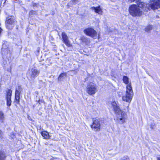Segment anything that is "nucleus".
<instances>
[{"mask_svg": "<svg viewBox=\"0 0 160 160\" xmlns=\"http://www.w3.org/2000/svg\"><path fill=\"white\" fill-rule=\"evenodd\" d=\"M129 78L127 76H123L122 80L124 83L127 84L126 94L122 97L123 100L130 103L133 95L131 82L129 80Z\"/></svg>", "mask_w": 160, "mask_h": 160, "instance_id": "1", "label": "nucleus"}, {"mask_svg": "<svg viewBox=\"0 0 160 160\" xmlns=\"http://www.w3.org/2000/svg\"><path fill=\"white\" fill-rule=\"evenodd\" d=\"M112 105L115 113L118 114H120L121 116H120L118 118L117 121L120 124L123 123L125 122L126 118V113L124 112L121 111L118 105L116 102H112Z\"/></svg>", "mask_w": 160, "mask_h": 160, "instance_id": "2", "label": "nucleus"}, {"mask_svg": "<svg viewBox=\"0 0 160 160\" xmlns=\"http://www.w3.org/2000/svg\"><path fill=\"white\" fill-rule=\"evenodd\" d=\"M130 14L133 17H140L142 14V11L136 4L130 5L128 9Z\"/></svg>", "mask_w": 160, "mask_h": 160, "instance_id": "3", "label": "nucleus"}, {"mask_svg": "<svg viewBox=\"0 0 160 160\" xmlns=\"http://www.w3.org/2000/svg\"><path fill=\"white\" fill-rule=\"evenodd\" d=\"M97 85L92 82H90L87 83L86 86V92L89 95H94L97 92Z\"/></svg>", "mask_w": 160, "mask_h": 160, "instance_id": "4", "label": "nucleus"}, {"mask_svg": "<svg viewBox=\"0 0 160 160\" xmlns=\"http://www.w3.org/2000/svg\"><path fill=\"white\" fill-rule=\"evenodd\" d=\"M5 23L7 28L11 30L17 23V22L15 17L13 16H11L7 18Z\"/></svg>", "mask_w": 160, "mask_h": 160, "instance_id": "5", "label": "nucleus"}, {"mask_svg": "<svg viewBox=\"0 0 160 160\" xmlns=\"http://www.w3.org/2000/svg\"><path fill=\"white\" fill-rule=\"evenodd\" d=\"M40 71L36 68H32L30 70L27 74V77L30 80H33L39 75Z\"/></svg>", "mask_w": 160, "mask_h": 160, "instance_id": "6", "label": "nucleus"}, {"mask_svg": "<svg viewBox=\"0 0 160 160\" xmlns=\"http://www.w3.org/2000/svg\"><path fill=\"white\" fill-rule=\"evenodd\" d=\"M83 32L86 35L93 38H95L97 36L96 31L92 28H88L85 29Z\"/></svg>", "mask_w": 160, "mask_h": 160, "instance_id": "7", "label": "nucleus"}, {"mask_svg": "<svg viewBox=\"0 0 160 160\" xmlns=\"http://www.w3.org/2000/svg\"><path fill=\"white\" fill-rule=\"evenodd\" d=\"M100 119L98 118L93 119V123L91 126V127L92 129H94L96 131H99L100 130Z\"/></svg>", "mask_w": 160, "mask_h": 160, "instance_id": "8", "label": "nucleus"}, {"mask_svg": "<svg viewBox=\"0 0 160 160\" xmlns=\"http://www.w3.org/2000/svg\"><path fill=\"white\" fill-rule=\"evenodd\" d=\"M23 89L20 86L16 88L15 92V100L16 103H18L20 102V94L22 92Z\"/></svg>", "mask_w": 160, "mask_h": 160, "instance_id": "9", "label": "nucleus"}, {"mask_svg": "<svg viewBox=\"0 0 160 160\" xmlns=\"http://www.w3.org/2000/svg\"><path fill=\"white\" fill-rule=\"evenodd\" d=\"M149 5L152 9H158L160 8V0H151Z\"/></svg>", "mask_w": 160, "mask_h": 160, "instance_id": "10", "label": "nucleus"}, {"mask_svg": "<svg viewBox=\"0 0 160 160\" xmlns=\"http://www.w3.org/2000/svg\"><path fill=\"white\" fill-rule=\"evenodd\" d=\"M62 37L63 42L68 47H70L72 46L71 44L70 43L68 38L65 32H62Z\"/></svg>", "mask_w": 160, "mask_h": 160, "instance_id": "11", "label": "nucleus"}, {"mask_svg": "<svg viewBox=\"0 0 160 160\" xmlns=\"http://www.w3.org/2000/svg\"><path fill=\"white\" fill-rule=\"evenodd\" d=\"M12 92V90L11 89H9L7 92L6 99L7 100V104L8 106H10L11 104V97Z\"/></svg>", "mask_w": 160, "mask_h": 160, "instance_id": "12", "label": "nucleus"}, {"mask_svg": "<svg viewBox=\"0 0 160 160\" xmlns=\"http://www.w3.org/2000/svg\"><path fill=\"white\" fill-rule=\"evenodd\" d=\"M41 134L44 139H48L50 138V136L47 132L43 131L41 132Z\"/></svg>", "mask_w": 160, "mask_h": 160, "instance_id": "13", "label": "nucleus"}, {"mask_svg": "<svg viewBox=\"0 0 160 160\" xmlns=\"http://www.w3.org/2000/svg\"><path fill=\"white\" fill-rule=\"evenodd\" d=\"M91 8L94 10L96 12L98 13L99 14H102V11L100 6L96 7H92Z\"/></svg>", "mask_w": 160, "mask_h": 160, "instance_id": "14", "label": "nucleus"}, {"mask_svg": "<svg viewBox=\"0 0 160 160\" xmlns=\"http://www.w3.org/2000/svg\"><path fill=\"white\" fill-rule=\"evenodd\" d=\"M7 157V155L4 151H0V160H5Z\"/></svg>", "mask_w": 160, "mask_h": 160, "instance_id": "15", "label": "nucleus"}, {"mask_svg": "<svg viewBox=\"0 0 160 160\" xmlns=\"http://www.w3.org/2000/svg\"><path fill=\"white\" fill-rule=\"evenodd\" d=\"M137 5L139 8H140L142 10L145 7V3L143 2H141L139 0V2L137 3Z\"/></svg>", "mask_w": 160, "mask_h": 160, "instance_id": "16", "label": "nucleus"}, {"mask_svg": "<svg viewBox=\"0 0 160 160\" xmlns=\"http://www.w3.org/2000/svg\"><path fill=\"white\" fill-rule=\"evenodd\" d=\"M5 120V117L3 112L1 111H0V122H3Z\"/></svg>", "mask_w": 160, "mask_h": 160, "instance_id": "17", "label": "nucleus"}, {"mask_svg": "<svg viewBox=\"0 0 160 160\" xmlns=\"http://www.w3.org/2000/svg\"><path fill=\"white\" fill-rule=\"evenodd\" d=\"M66 76V74L65 73H61L59 76L58 78V81H62L63 80V79Z\"/></svg>", "mask_w": 160, "mask_h": 160, "instance_id": "18", "label": "nucleus"}, {"mask_svg": "<svg viewBox=\"0 0 160 160\" xmlns=\"http://www.w3.org/2000/svg\"><path fill=\"white\" fill-rule=\"evenodd\" d=\"M153 26L151 25H149L145 28V31L148 32H149L152 29Z\"/></svg>", "mask_w": 160, "mask_h": 160, "instance_id": "19", "label": "nucleus"}, {"mask_svg": "<svg viewBox=\"0 0 160 160\" xmlns=\"http://www.w3.org/2000/svg\"><path fill=\"white\" fill-rule=\"evenodd\" d=\"M81 40L83 42H86L88 41V38L86 37L83 36L81 38Z\"/></svg>", "mask_w": 160, "mask_h": 160, "instance_id": "20", "label": "nucleus"}, {"mask_svg": "<svg viewBox=\"0 0 160 160\" xmlns=\"http://www.w3.org/2000/svg\"><path fill=\"white\" fill-rule=\"evenodd\" d=\"M120 160H129V158L127 156H125L121 158Z\"/></svg>", "mask_w": 160, "mask_h": 160, "instance_id": "21", "label": "nucleus"}, {"mask_svg": "<svg viewBox=\"0 0 160 160\" xmlns=\"http://www.w3.org/2000/svg\"><path fill=\"white\" fill-rule=\"evenodd\" d=\"M134 1L136 2L137 3L139 2V0H128V2L129 3L132 2Z\"/></svg>", "mask_w": 160, "mask_h": 160, "instance_id": "22", "label": "nucleus"}, {"mask_svg": "<svg viewBox=\"0 0 160 160\" xmlns=\"http://www.w3.org/2000/svg\"><path fill=\"white\" fill-rule=\"evenodd\" d=\"M32 6L33 7H37L38 6V3H33L32 4Z\"/></svg>", "mask_w": 160, "mask_h": 160, "instance_id": "23", "label": "nucleus"}, {"mask_svg": "<svg viewBox=\"0 0 160 160\" xmlns=\"http://www.w3.org/2000/svg\"><path fill=\"white\" fill-rule=\"evenodd\" d=\"M2 132L0 130V138L2 137Z\"/></svg>", "mask_w": 160, "mask_h": 160, "instance_id": "24", "label": "nucleus"}, {"mask_svg": "<svg viewBox=\"0 0 160 160\" xmlns=\"http://www.w3.org/2000/svg\"><path fill=\"white\" fill-rule=\"evenodd\" d=\"M153 126H154L152 125H151L150 126V128L152 129H154Z\"/></svg>", "mask_w": 160, "mask_h": 160, "instance_id": "25", "label": "nucleus"}, {"mask_svg": "<svg viewBox=\"0 0 160 160\" xmlns=\"http://www.w3.org/2000/svg\"><path fill=\"white\" fill-rule=\"evenodd\" d=\"M157 160H160V157L157 158Z\"/></svg>", "mask_w": 160, "mask_h": 160, "instance_id": "26", "label": "nucleus"}, {"mask_svg": "<svg viewBox=\"0 0 160 160\" xmlns=\"http://www.w3.org/2000/svg\"><path fill=\"white\" fill-rule=\"evenodd\" d=\"M129 104H128V106H127V108H128V107H129Z\"/></svg>", "mask_w": 160, "mask_h": 160, "instance_id": "27", "label": "nucleus"}, {"mask_svg": "<svg viewBox=\"0 0 160 160\" xmlns=\"http://www.w3.org/2000/svg\"><path fill=\"white\" fill-rule=\"evenodd\" d=\"M147 10H149V8H147Z\"/></svg>", "mask_w": 160, "mask_h": 160, "instance_id": "28", "label": "nucleus"}, {"mask_svg": "<svg viewBox=\"0 0 160 160\" xmlns=\"http://www.w3.org/2000/svg\"><path fill=\"white\" fill-rule=\"evenodd\" d=\"M39 51V50H38V52Z\"/></svg>", "mask_w": 160, "mask_h": 160, "instance_id": "29", "label": "nucleus"}]
</instances>
